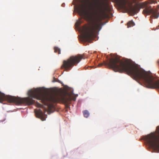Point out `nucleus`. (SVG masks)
I'll return each mask as SVG.
<instances>
[{"mask_svg":"<svg viewBox=\"0 0 159 159\" xmlns=\"http://www.w3.org/2000/svg\"><path fill=\"white\" fill-rule=\"evenodd\" d=\"M107 6L105 2L97 0L94 2L89 10L85 11V18L89 24L88 25L83 26L80 29L83 33L80 38L83 41L90 42L95 34L101 30L102 23L100 18L104 13Z\"/></svg>","mask_w":159,"mask_h":159,"instance_id":"f257e3e1","label":"nucleus"},{"mask_svg":"<svg viewBox=\"0 0 159 159\" xmlns=\"http://www.w3.org/2000/svg\"><path fill=\"white\" fill-rule=\"evenodd\" d=\"M110 66L116 71L125 72L131 75L136 80L144 82L146 87L151 89H159V82L154 80V77L143 69L133 65L127 60L120 61L118 59H112Z\"/></svg>","mask_w":159,"mask_h":159,"instance_id":"f03ea898","label":"nucleus"},{"mask_svg":"<svg viewBox=\"0 0 159 159\" xmlns=\"http://www.w3.org/2000/svg\"><path fill=\"white\" fill-rule=\"evenodd\" d=\"M29 97L21 98L19 97L11 96V103L16 105L25 104L28 105L33 104L35 101L33 98L41 100L43 102H49L55 103L61 102L68 104L72 100L75 101L76 97L71 96L66 93H61L50 95L42 93L39 88L30 90L28 92Z\"/></svg>","mask_w":159,"mask_h":159,"instance_id":"7ed1b4c3","label":"nucleus"},{"mask_svg":"<svg viewBox=\"0 0 159 159\" xmlns=\"http://www.w3.org/2000/svg\"><path fill=\"white\" fill-rule=\"evenodd\" d=\"M118 3L119 7L127 11L132 15H134L139 11L141 8H143L147 7L148 3H152V2L147 1L140 3L138 4H135L132 7L129 3L126 0H116Z\"/></svg>","mask_w":159,"mask_h":159,"instance_id":"20e7f679","label":"nucleus"},{"mask_svg":"<svg viewBox=\"0 0 159 159\" xmlns=\"http://www.w3.org/2000/svg\"><path fill=\"white\" fill-rule=\"evenodd\" d=\"M82 59H84L83 56L80 54L75 56H71L67 60L63 61L61 69H64L66 71L70 70L75 65L78 63Z\"/></svg>","mask_w":159,"mask_h":159,"instance_id":"39448f33","label":"nucleus"},{"mask_svg":"<svg viewBox=\"0 0 159 159\" xmlns=\"http://www.w3.org/2000/svg\"><path fill=\"white\" fill-rule=\"evenodd\" d=\"M156 129L158 134V137L155 133H152L146 136L144 138L145 140L152 148H159V126L157 127Z\"/></svg>","mask_w":159,"mask_h":159,"instance_id":"423d86ee","label":"nucleus"},{"mask_svg":"<svg viewBox=\"0 0 159 159\" xmlns=\"http://www.w3.org/2000/svg\"><path fill=\"white\" fill-rule=\"evenodd\" d=\"M143 12L144 14H152V15L151 17L153 16L155 18H157L159 16L158 13L157 12L154 11L152 8L149 9L148 8H146L143 10Z\"/></svg>","mask_w":159,"mask_h":159,"instance_id":"0eeeda50","label":"nucleus"},{"mask_svg":"<svg viewBox=\"0 0 159 159\" xmlns=\"http://www.w3.org/2000/svg\"><path fill=\"white\" fill-rule=\"evenodd\" d=\"M34 112L36 116L40 118L42 120L44 121L45 120L46 118L44 116V113L41 109L38 110H34Z\"/></svg>","mask_w":159,"mask_h":159,"instance_id":"6e6552de","label":"nucleus"},{"mask_svg":"<svg viewBox=\"0 0 159 159\" xmlns=\"http://www.w3.org/2000/svg\"><path fill=\"white\" fill-rule=\"evenodd\" d=\"M82 4L78 9V12L80 14L83 15L84 13V10L85 7V2L84 0L81 1Z\"/></svg>","mask_w":159,"mask_h":159,"instance_id":"1a4fd4ad","label":"nucleus"},{"mask_svg":"<svg viewBox=\"0 0 159 159\" xmlns=\"http://www.w3.org/2000/svg\"><path fill=\"white\" fill-rule=\"evenodd\" d=\"M119 59L120 61H121L120 59V58L117 57H116L115 58H111L109 60V62H105V63H103V64H105V65H106L107 66H108L110 68H111V69H113V70L115 71V72H120L119 71H116L114 69H113V68L112 67H111V66H110V62H111V60L112 59Z\"/></svg>","mask_w":159,"mask_h":159,"instance_id":"9d476101","label":"nucleus"},{"mask_svg":"<svg viewBox=\"0 0 159 159\" xmlns=\"http://www.w3.org/2000/svg\"><path fill=\"white\" fill-rule=\"evenodd\" d=\"M83 114L84 117L86 118H87L89 115V112L86 110H84L83 111Z\"/></svg>","mask_w":159,"mask_h":159,"instance_id":"9b49d317","label":"nucleus"},{"mask_svg":"<svg viewBox=\"0 0 159 159\" xmlns=\"http://www.w3.org/2000/svg\"><path fill=\"white\" fill-rule=\"evenodd\" d=\"M135 25L134 22L132 21H129L127 24V27L128 28L133 26Z\"/></svg>","mask_w":159,"mask_h":159,"instance_id":"f8f14e48","label":"nucleus"},{"mask_svg":"<svg viewBox=\"0 0 159 159\" xmlns=\"http://www.w3.org/2000/svg\"><path fill=\"white\" fill-rule=\"evenodd\" d=\"M54 52H58V54H61V50L60 48L58 47H55L54 48Z\"/></svg>","mask_w":159,"mask_h":159,"instance_id":"ddd939ff","label":"nucleus"},{"mask_svg":"<svg viewBox=\"0 0 159 159\" xmlns=\"http://www.w3.org/2000/svg\"><path fill=\"white\" fill-rule=\"evenodd\" d=\"M103 64L102 63H100L98 64V66H101Z\"/></svg>","mask_w":159,"mask_h":159,"instance_id":"4468645a","label":"nucleus"},{"mask_svg":"<svg viewBox=\"0 0 159 159\" xmlns=\"http://www.w3.org/2000/svg\"><path fill=\"white\" fill-rule=\"evenodd\" d=\"M76 24H77L78 25H79L80 23L79 22H78L76 23Z\"/></svg>","mask_w":159,"mask_h":159,"instance_id":"2eb2a0df","label":"nucleus"},{"mask_svg":"<svg viewBox=\"0 0 159 159\" xmlns=\"http://www.w3.org/2000/svg\"><path fill=\"white\" fill-rule=\"evenodd\" d=\"M39 105H40V104H39Z\"/></svg>","mask_w":159,"mask_h":159,"instance_id":"dca6fc26","label":"nucleus"}]
</instances>
